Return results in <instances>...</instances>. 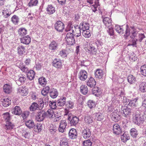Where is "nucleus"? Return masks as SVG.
<instances>
[{
    "mask_svg": "<svg viewBox=\"0 0 146 146\" xmlns=\"http://www.w3.org/2000/svg\"><path fill=\"white\" fill-rule=\"evenodd\" d=\"M129 35L131 39L137 40L139 42H141L145 37L143 34L139 33L134 27H130L129 28L128 25H127L124 37L126 39Z\"/></svg>",
    "mask_w": 146,
    "mask_h": 146,
    "instance_id": "obj_1",
    "label": "nucleus"
},
{
    "mask_svg": "<svg viewBox=\"0 0 146 146\" xmlns=\"http://www.w3.org/2000/svg\"><path fill=\"white\" fill-rule=\"evenodd\" d=\"M133 121L134 123L138 125L142 124L144 121L143 115L136 112L133 115Z\"/></svg>",
    "mask_w": 146,
    "mask_h": 146,
    "instance_id": "obj_2",
    "label": "nucleus"
},
{
    "mask_svg": "<svg viewBox=\"0 0 146 146\" xmlns=\"http://www.w3.org/2000/svg\"><path fill=\"white\" fill-rule=\"evenodd\" d=\"M47 112L44 110H39L36 113L35 115L36 119L38 121H43L44 119L46 118Z\"/></svg>",
    "mask_w": 146,
    "mask_h": 146,
    "instance_id": "obj_3",
    "label": "nucleus"
},
{
    "mask_svg": "<svg viewBox=\"0 0 146 146\" xmlns=\"http://www.w3.org/2000/svg\"><path fill=\"white\" fill-rule=\"evenodd\" d=\"M65 38L68 45H72L75 43V41L74 35L72 33H67Z\"/></svg>",
    "mask_w": 146,
    "mask_h": 146,
    "instance_id": "obj_4",
    "label": "nucleus"
},
{
    "mask_svg": "<svg viewBox=\"0 0 146 146\" xmlns=\"http://www.w3.org/2000/svg\"><path fill=\"white\" fill-rule=\"evenodd\" d=\"M68 119L69 121L68 123L71 126H76L78 123L79 119L76 116H73L68 115Z\"/></svg>",
    "mask_w": 146,
    "mask_h": 146,
    "instance_id": "obj_5",
    "label": "nucleus"
},
{
    "mask_svg": "<svg viewBox=\"0 0 146 146\" xmlns=\"http://www.w3.org/2000/svg\"><path fill=\"white\" fill-rule=\"evenodd\" d=\"M54 26L55 29L59 32H62L64 29V24L60 21H56Z\"/></svg>",
    "mask_w": 146,
    "mask_h": 146,
    "instance_id": "obj_6",
    "label": "nucleus"
},
{
    "mask_svg": "<svg viewBox=\"0 0 146 146\" xmlns=\"http://www.w3.org/2000/svg\"><path fill=\"white\" fill-rule=\"evenodd\" d=\"M121 113L117 110H115L111 114V119L114 121L117 122L120 119Z\"/></svg>",
    "mask_w": 146,
    "mask_h": 146,
    "instance_id": "obj_7",
    "label": "nucleus"
},
{
    "mask_svg": "<svg viewBox=\"0 0 146 146\" xmlns=\"http://www.w3.org/2000/svg\"><path fill=\"white\" fill-rule=\"evenodd\" d=\"M91 129L86 127L84 129L82 132V135L85 139L89 138L91 135Z\"/></svg>",
    "mask_w": 146,
    "mask_h": 146,
    "instance_id": "obj_8",
    "label": "nucleus"
},
{
    "mask_svg": "<svg viewBox=\"0 0 146 146\" xmlns=\"http://www.w3.org/2000/svg\"><path fill=\"white\" fill-rule=\"evenodd\" d=\"M123 102L126 103L127 102V104L130 106L132 107L136 106V105L135 103L137 101V99L136 98L132 99H129L127 98L126 97H123Z\"/></svg>",
    "mask_w": 146,
    "mask_h": 146,
    "instance_id": "obj_9",
    "label": "nucleus"
},
{
    "mask_svg": "<svg viewBox=\"0 0 146 146\" xmlns=\"http://www.w3.org/2000/svg\"><path fill=\"white\" fill-rule=\"evenodd\" d=\"M121 109L124 114V116L126 117H128L131 115L132 111L131 108L126 106H122Z\"/></svg>",
    "mask_w": 146,
    "mask_h": 146,
    "instance_id": "obj_10",
    "label": "nucleus"
},
{
    "mask_svg": "<svg viewBox=\"0 0 146 146\" xmlns=\"http://www.w3.org/2000/svg\"><path fill=\"white\" fill-rule=\"evenodd\" d=\"M58 43L54 40H53L49 45V49L52 52H55L58 48Z\"/></svg>",
    "mask_w": 146,
    "mask_h": 146,
    "instance_id": "obj_11",
    "label": "nucleus"
},
{
    "mask_svg": "<svg viewBox=\"0 0 146 146\" xmlns=\"http://www.w3.org/2000/svg\"><path fill=\"white\" fill-rule=\"evenodd\" d=\"M113 133L117 135H119L121 134L123 131L119 125L117 124H115L113 125Z\"/></svg>",
    "mask_w": 146,
    "mask_h": 146,
    "instance_id": "obj_12",
    "label": "nucleus"
},
{
    "mask_svg": "<svg viewBox=\"0 0 146 146\" xmlns=\"http://www.w3.org/2000/svg\"><path fill=\"white\" fill-rule=\"evenodd\" d=\"M52 66L57 68L61 69L62 67L61 60L55 58L52 62Z\"/></svg>",
    "mask_w": 146,
    "mask_h": 146,
    "instance_id": "obj_13",
    "label": "nucleus"
},
{
    "mask_svg": "<svg viewBox=\"0 0 146 146\" xmlns=\"http://www.w3.org/2000/svg\"><path fill=\"white\" fill-rule=\"evenodd\" d=\"M18 92L23 96H27L29 92L28 89L25 86L19 87L18 89Z\"/></svg>",
    "mask_w": 146,
    "mask_h": 146,
    "instance_id": "obj_14",
    "label": "nucleus"
},
{
    "mask_svg": "<svg viewBox=\"0 0 146 146\" xmlns=\"http://www.w3.org/2000/svg\"><path fill=\"white\" fill-rule=\"evenodd\" d=\"M79 78L82 81L85 80L87 78V73L84 70H81L78 74Z\"/></svg>",
    "mask_w": 146,
    "mask_h": 146,
    "instance_id": "obj_15",
    "label": "nucleus"
},
{
    "mask_svg": "<svg viewBox=\"0 0 146 146\" xmlns=\"http://www.w3.org/2000/svg\"><path fill=\"white\" fill-rule=\"evenodd\" d=\"M12 114L16 115H20L22 114V111L20 108L18 106H16L11 110Z\"/></svg>",
    "mask_w": 146,
    "mask_h": 146,
    "instance_id": "obj_16",
    "label": "nucleus"
},
{
    "mask_svg": "<svg viewBox=\"0 0 146 146\" xmlns=\"http://www.w3.org/2000/svg\"><path fill=\"white\" fill-rule=\"evenodd\" d=\"M69 138L72 139H76L77 137V134L76 129L73 128L71 129L68 133Z\"/></svg>",
    "mask_w": 146,
    "mask_h": 146,
    "instance_id": "obj_17",
    "label": "nucleus"
},
{
    "mask_svg": "<svg viewBox=\"0 0 146 146\" xmlns=\"http://www.w3.org/2000/svg\"><path fill=\"white\" fill-rule=\"evenodd\" d=\"M96 82L95 79L92 77L88 78V80L87 83L88 86L90 88L94 87L96 85Z\"/></svg>",
    "mask_w": 146,
    "mask_h": 146,
    "instance_id": "obj_18",
    "label": "nucleus"
},
{
    "mask_svg": "<svg viewBox=\"0 0 146 146\" xmlns=\"http://www.w3.org/2000/svg\"><path fill=\"white\" fill-rule=\"evenodd\" d=\"M21 42L25 44H28L31 41V38L29 35L21 38L20 39Z\"/></svg>",
    "mask_w": 146,
    "mask_h": 146,
    "instance_id": "obj_19",
    "label": "nucleus"
},
{
    "mask_svg": "<svg viewBox=\"0 0 146 146\" xmlns=\"http://www.w3.org/2000/svg\"><path fill=\"white\" fill-rule=\"evenodd\" d=\"M86 50H88L90 53L96 54L97 52V49L92 44H89L88 48L85 49Z\"/></svg>",
    "mask_w": 146,
    "mask_h": 146,
    "instance_id": "obj_20",
    "label": "nucleus"
},
{
    "mask_svg": "<svg viewBox=\"0 0 146 146\" xmlns=\"http://www.w3.org/2000/svg\"><path fill=\"white\" fill-rule=\"evenodd\" d=\"M3 89V91L5 93L9 94L12 91V87L11 85L6 84L4 85Z\"/></svg>",
    "mask_w": 146,
    "mask_h": 146,
    "instance_id": "obj_21",
    "label": "nucleus"
},
{
    "mask_svg": "<svg viewBox=\"0 0 146 146\" xmlns=\"http://www.w3.org/2000/svg\"><path fill=\"white\" fill-rule=\"evenodd\" d=\"M2 13L3 17L5 18L9 17L12 13L10 10L7 8H4L2 11Z\"/></svg>",
    "mask_w": 146,
    "mask_h": 146,
    "instance_id": "obj_22",
    "label": "nucleus"
},
{
    "mask_svg": "<svg viewBox=\"0 0 146 146\" xmlns=\"http://www.w3.org/2000/svg\"><path fill=\"white\" fill-rule=\"evenodd\" d=\"M66 98L63 97L56 101V104L58 106L62 107L64 106L66 103Z\"/></svg>",
    "mask_w": 146,
    "mask_h": 146,
    "instance_id": "obj_23",
    "label": "nucleus"
},
{
    "mask_svg": "<svg viewBox=\"0 0 146 146\" xmlns=\"http://www.w3.org/2000/svg\"><path fill=\"white\" fill-rule=\"evenodd\" d=\"M104 23L106 27H108L112 25L111 20V19L108 17H105L103 19Z\"/></svg>",
    "mask_w": 146,
    "mask_h": 146,
    "instance_id": "obj_24",
    "label": "nucleus"
},
{
    "mask_svg": "<svg viewBox=\"0 0 146 146\" xmlns=\"http://www.w3.org/2000/svg\"><path fill=\"white\" fill-rule=\"evenodd\" d=\"M95 77L101 79L103 76V73L102 70L99 69H97L95 73Z\"/></svg>",
    "mask_w": 146,
    "mask_h": 146,
    "instance_id": "obj_25",
    "label": "nucleus"
},
{
    "mask_svg": "<svg viewBox=\"0 0 146 146\" xmlns=\"http://www.w3.org/2000/svg\"><path fill=\"white\" fill-rule=\"evenodd\" d=\"M143 98H144L143 101L142 105L139 108V110L141 111H145L146 110V93L144 94Z\"/></svg>",
    "mask_w": 146,
    "mask_h": 146,
    "instance_id": "obj_26",
    "label": "nucleus"
},
{
    "mask_svg": "<svg viewBox=\"0 0 146 146\" xmlns=\"http://www.w3.org/2000/svg\"><path fill=\"white\" fill-rule=\"evenodd\" d=\"M128 82L130 84H135L136 82V78L132 75H129L127 78Z\"/></svg>",
    "mask_w": 146,
    "mask_h": 146,
    "instance_id": "obj_27",
    "label": "nucleus"
},
{
    "mask_svg": "<svg viewBox=\"0 0 146 146\" xmlns=\"http://www.w3.org/2000/svg\"><path fill=\"white\" fill-rule=\"evenodd\" d=\"M121 138L122 141L124 143L126 142L127 140L130 139L129 135L125 132L122 135H121Z\"/></svg>",
    "mask_w": 146,
    "mask_h": 146,
    "instance_id": "obj_28",
    "label": "nucleus"
},
{
    "mask_svg": "<svg viewBox=\"0 0 146 146\" xmlns=\"http://www.w3.org/2000/svg\"><path fill=\"white\" fill-rule=\"evenodd\" d=\"M25 124L26 125L29 129H31L33 128L34 126V122L32 120H25Z\"/></svg>",
    "mask_w": 146,
    "mask_h": 146,
    "instance_id": "obj_29",
    "label": "nucleus"
},
{
    "mask_svg": "<svg viewBox=\"0 0 146 146\" xmlns=\"http://www.w3.org/2000/svg\"><path fill=\"white\" fill-rule=\"evenodd\" d=\"M50 96L53 98H56L58 95V92L56 89L53 88L49 92Z\"/></svg>",
    "mask_w": 146,
    "mask_h": 146,
    "instance_id": "obj_30",
    "label": "nucleus"
},
{
    "mask_svg": "<svg viewBox=\"0 0 146 146\" xmlns=\"http://www.w3.org/2000/svg\"><path fill=\"white\" fill-rule=\"evenodd\" d=\"M81 28L82 30H88L90 28L89 24L86 22L83 21L80 24Z\"/></svg>",
    "mask_w": 146,
    "mask_h": 146,
    "instance_id": "obj_31",
    "label": "nucleus"
},
{
    "mask_svg": "<svg viewBox=\"0 0 146 146\" xmlns=\"http://www.w3.org/2000/svg\"><path fill=\"white\" fill-rule=\"evenodd\" d=\"M46 11L48 13L51 15L55 12V8L53 7L52 5H48L46 9Z\"/></svg>",
    "mask_w": 146,
    "mask_h": 146,
    "instance_id": "obj_32",
    "label": "nucleus"
},
{
    "mask_svg": "<svg viewBox=\"0 0 146 146\" xmlns=\"http://www.w3.org/2000/svg\"><path fill=\"white\" fill-rule=\"evenodd\" d=\"M92 93L95 96L97 97H99L100 96L101 93L98 87H95L93 88L92 90Z\"/></svg>",
    "mask_w": 146,
    "mask_h": 146,
    "instance_id": "obj_33",
    "label": "nucleus"
},
{
    "mask_svg": "<svg viewBox=\"0 0 146 146\" xmlns=\"http://www.w3.org/2000/svg\"><path fill=\"white\" fill-rule=\"evenodd\" d=\"M66 125L67 124L65 121H61L60 123L58 128L59 131L61 132H63Z\"/></svg>",
    "mask_w": 146,
    "mask_h": 146,
    "instance_id": "obj_34",
    "label": "nucleus"
},
{
    "mask_svg": "<svg viewBox=\"0 0 146 146\" xmlns=\"http://www.w3.org/2000/svg\"><path fill=\"white\" fill-rule=\"evenodd\" d=\"M80 91L83 95H86L88 92L87 87L85 85H82L80 87Z\"/></svg>",
    "mask_w": 146,
    "mask_h": 146,
    "instance_id": "obj_35",
    "label": "nucleus"
},
{
    "mask_svg": "<svg viewBox=\"0 0 146 146\" xmlns=\"http://www.w3.org/2000/svg\"><path fill=\"white\" fill-rule=\"evenodd\" d=\"M38 106V104L36 103L35 102L33 103L29 107L30 111H35L36 110H39Z\"/></svg>",
    "mask_w": 146,
    "mask_h": 146,
    "instance_id": "obj_36",
    "label": "nucleus"
},
{
    "mask_svg": "<svg viewBox=\"0 0 146 146\" xmlns=\"http://www.w3.org/2000/svg\"><path fill=\"white\" fill-rule=\"evenodd\" d=\"M2 104L4 107H7L10 104L11 101L8 98H5L1 100Z\"/></svg>",
    "mask_w": 146,
    "mask_h": 146,
    "instance_id": "obj_37",
    "label": "nucleus"
},
{
    "mask_svg": "<svg viewBox=\"0 0 146 146\" xmlns=\"http://www.w3.org/2000/svg\"><path fill=\"white\" fill-rule=\"evenodd\" d=\"M18 33L20 36H22L27 34V31L24 28H21L19 29Z\"/></svg>",
    "mask_w": 146,
    "mask_h": 146,
    "instance_id": "obj_38",
    "label": "nucleus"
},
{
    "mask_svg": "<svg viewBox=\"0 0 146 146\" xmlns=\"http://www.w3.org/2000/svg\"><path fill=\"white\" fill-rule=\"evenodd\" d=\"M17 51L20 55L24 54L25 52V47L22 46H19L17 48Z\"/></svg>",
    "mask_w": 146,
    "mask_h": 146,
    "instance_id": "obj_39",
    "label": "nucleus"
},
{
    "mask_svg": "<svg viewBox=\"0 0 146 146\" xmlns=\"http://www.w3.org/2000/svg\"><path fill=\"white\" fill-rule=\"evenodd\" d=\"M35 74V73L34 71L30 70L27 72V78L30 80H32L34 79Z\"/></svg>",
    "mask_w": 146,
    "mask_h": 146,
    "instance_id": "obj_40",
    "label": "nucleus"
},
{
    "mask_svg": "<svg viewBox=\"0 0 146 146\" xmlns=\"http://www.w3.org/2000/svg\"><path fill=\"white\" fill-rule=\"evenodd\" d=\"M6 124L5 126V128L7 130H11L13 129L14 127V125L10 121L6 122Z\"/></svg>",
    "mask_w": 146,
    "mask_h": 146,
    "instance_id": "obj_41",
    "label": "nucleus"
},
{
    "mask_svg": "<svg viewBox=\"0 0 146 146\" xmlns=\"http://www.w3.org/2000/svg\"><path fill=\"white\" fill-rule=\"evenodd\" d=\"M131 135L133 138H136L138 135L137 130L135 128L131 129L130 131Z\"/></svg>",
    "mask_w": 146,
    "mask_h": 146,
    "instance_id": "obj_42",
    "label": "nucleus"
},
{
    "mask_svg": "<svg viewBox=\"0 0 146 146\" xmlns=\"http://www.w3.org/2000/svg\"><path fill=\"white\" fill-rule=\"evenodd\" d=\"M68 140L65 137L62 138L61 139L60 142V146H68Z\"/></svg>",
    "mask_w": 146,
    "mask_h": 146,
    "instance_id": "obj_43",
    "label": "nucleus"
},
{
    "mask_svg": "<svg viewBox=\"0 0 146 146\" xmlns=\"http://www.w3.org/2000/svg\"><path fill=\"white\" fill-rule=\"evenodd\" d=\"M11 20L15 25H17L19 22V18L17 15H14L11 18Z\"/></svg>",
    "mask_w": 146,
    "mask_h": 146,
    "instance_id": "obj_44",
    "label": "nucleus"
},
{
    "mask_svg": "<svg viewBox=\"0 0 146 146\" xmlns=\"http://www.w3.org/2000/svg\"><path fill=\"white\" fill-rule=\"evenodd\" d=\"M50 90V88L48 86H47L44 88L42 90V94L43 96H46L49 92V90Z\"/></svg>",
    "mask_w": 146,
    "mask_h": 146,
    "instance_id": "obj_45",
    "label": "nucleus"
},
{
    "mask_svg": "<svg viewBox=\"0 0 146 146\" xmlns=\"http://www.w3.org/2000/svg\"><path fill=\"white\" fill-rule=\"evenodd\" d=\"M82 32L83 36L86 38H89L91 36V34L90 32V30H83Z\"/></svg>",
    "mask_w": 146,
    "mask_h": 146,
    "instance_id": "obj_46",
    "label": "nucleus"
},
{
    "mask_svg": "<svg viewBox=\"0 0 146 146\" xmlns=\"http://www.w3.org/2000/svg\"><path fill=\"white\" fill-rule=\"evenodd\" d=\"M95 119L98 121H101L104 118V116L100 112L96 113L95 114Z\"/></svg>",
    "mask_w": 146,
    "mask_h": 146,
    "instance_id": "obj_47",
    "label": "nucleus"
},
{
    "mask_svg": "<svg viewBox=\"0 0 146 146\" xmlns=\"http://www.w3.org/2000/svg\"><path fill=\"white\" fill-rule=\"evenodd\" d=\"M38 82L39 84L43 86H44L47 84L46 79L43 77H40L39 78Z\"/></svg>",
    "mask_w": 146,
    "mask_h": 146,
    "instance_id": "obj_48",
    "label": "nucleus"
},
{
    "mask_svg": "<svg viewBox=\"0 0 146 146\" xmlns=\"http://www.w3.org/2000/svg\"><path fill=\"white\" fill-rule=\"evenodd\" d=\"M73 25L72 26V23L71 22H69L68 23V25L65 29V31L66 32L72 30V33H73L74 31V30L73 29Z\"/></svg>",
    "mask_w": 146,
    "mask_h": 146,
    "instance_id": "obj_49",
    "label": "nucleus"
},
{
    "mask_svg": "<svg viewBox=\"0 0 146 146\" xmlns=\"http://www.w3.org/2000/svg\"><path fill=\"white\" fill-rule=\"evenodd\" d=\"M139 90L143 92H146V84L145 82H143L140 84Z\"/></svg>",
    "mask_w": 146,
    "mask_h": 146,
    "instance_id": "obj_50",
    "label": "nucleus"
},
{
    "mask_svg": "<svg viewBox=\"0 0 146 146\" xmlns=\"http://www.w3.org/2000/svg\"><path fill=\"white\" fill-rule=\"evenodd\" d=\"M88 106L90 109L94 108L96 106V104L95 102L92 100H89L88 102Z\"/></svg>",
    "mask_w": 146,
    "mask_h": 146,
    "instance_id": "obj_51",
    "label": "nucleus"
},
{
    "mask_svg": "<svg viewBox=\"0 0 146 146\" xmlns=\"http://www.w3.org/2000/svg\"><path fill=\"white\" fill-rule=\"evenodd\" d=\"M3 118L5 120L6 122L10 121L11 119V117L10 114L9 112H6L4 113L3 114Z\"/></svg>",
    "mask_w": 146,
    "mask_h": 146,
    "instance_id": "obj_52",
    "label": "nucleus"
},
{
    "mask_svg": "<svg viewBox=\"0 0 146 146\" xmlns=\"http://www.w3.org/2000/svg\"><path fill=\"white\" fill-rule=\"evenodd\" d=\"M28 3V5L30 7H32L35 6L37 5L38 3L37 0H30Z\"/></svg>",
    "mask_w": 146,
    "mask_h": 146,
    "instance_id": "obj_53",
    "label": "nucleus"
},
{
    "mask_svg": "<svg viewBox=\"0 0 146 146\" xmlns=\"http://www.w3.org/2000/svg\"><path fill=\"white\" fill-rule=\"evenodd\" d=\"M74 103L70 101L67 102L66 104V108L69 109H72L74 107Z\"/></svg>",
    "mask_w": 146,
    "mask_h": 146,
    "instance_id": "obj_54",
    "label": "nucleus"
},
{
    "mask_svg": "<svg viewBox=\"0 0 146 146\" xmlns=\"http://www.w3.org/2000/svg\"><path fill=\"white\" fill-rule=\"evenodd\" d=\"M56 104V101H50L49 102V106L50 108L52 109H55L56 108L57 106Z\"/></svg>",
    "mask_w": 146,
    "mask_h": 146,
    "instance_id": "obj_55",
    "label": "nucleus"
},
{
    "mask_svg": "<svg viewBox=\"0 0 146 146\" xmlns=\"http://www.w3.org/2000/svg\"><path fill=\"white\" fill-rule=\"evenodd\" d=\"M140 70L141 74L143 76H146V65L141 66L140 68Z\"/></svg>",
    "mask_w": 146,
    "mask_h": 146,
    "instance_id": "obj_56",
    "label": "nucleus"
},
{
    "mask_svg": "<svg viewBox=\"0 0 146 146\" xmlns=\"http://www.w3.org/2000/svg\"><path fill=\"white\" fill-rule=\"evenodd\" d=\"M84 120L86 123L89 124L92 123L93 122V118L90 116H86Z\"/></svg>",
    "mask_w": 146,
    "mask_h": 146,
    "instance_id": "obj_57",
    "label": "nucleus"
},
{
    "mask_svg": "<svg viewBox=\"0 0 146 146\" xmlns=\"http://www.w3.org/2000/svg\"><path fill=\"white\" fill-rule=\"evenodd\" d=\"M37 104L39 110H41L44 107L45 105L44 102L42 100H41L40 101H39Z\"/></svg>",
    "mask_w": 146,
    "mask_h": 146,
    "instance_id": "obj_58",
    "label": "nucleus"
},
{
    "mask_svg": "<svg viewBox=\"0 0 146 146\" xmlns=\"http://www.w3.org/2000/svg\"><path fill=\"white\" fill-rule=\"evenodd\" d=\"M46 112H47L46 118H50L52 117L53 114V112L52 110L49 109Z\"/></svg>",
    "mask_w": 146,
    "mask_h": 146,
    "instance_id": "obj_59",
    "label": "nucleus"
},
{
    "mask_svg": "<svg viewBox=\"0 0 146 146\" xmlns=\"http://www.w3.org/2000/svg\"><path fill=\"white\" fill-rule=\"evenodd\" d=\"M84 146H92V143L89 139L84 141L83 142Z\"/></svg>",
    "mask_w": 146,
    "mask_h": 146,
    "instance_id": "obj_60",
    "label": "nucleus"
},
{
    "mask_svg": "<svg viewBox=\"0 0 146 146\" xmlns=\"http://www.w3.org/2000/svg\"><path fill=\"white\" fill-rule=\"evenodd\" d=\"M137 41H139V40L135 39H132L131 41H130V43L128 44L129 46H133L136 47L137 46L136 42Z\"/></svg>",
    "mask_w": 146,
    "mask_h": 146,
    "instance_id": "obj_61",
    "label": "nucleus"
},
{
    "mask_svg": "<svg viewBox=\"0 0 146 146\" xmlns=\"http://www.w3.org/2000/svg\"><path fill=\"white\" fill-rule=\"evenodd\" d=\"M81 66L87 67L89 64V62L88 60H83L81 62Z\"/></svg>",
    "mask_w": 146,
    "mask_h": 146,
    "instance_id": "obj_62",
    "label": "nucleus"
},
{
    "mask_svg": "<svg viewBox=\"0 0 146 146\" xmlns=\"http://www.w3.org/2000/svg\"><path fill=\"white\" fill-rule=\"evenodd\" d=\"M81 28L78 29L77 28L76 30H75L76 34L75 35V36L78 37L81 35Z\"/></svg>",
    "mask_w": 146,
    "mask_h": 146,
    "instance_id": "obj_63",
    "label": "nucleus"
},
{
    "mask_svg": "<svg viewBox=\"0 0 146 146\" xmlns=\"http://www.w3.org/2000/svg\"><path fill=\"white\" fill-rule=\"evenodd\" d=\"M50 132L51 134H54L56 131V127L53 126V125L50 127L49 128Z\"/></svg>",
    "mask_w": 146,
    "mask_h": 146,
    "instance_id": "obj_64",
    "label": "nucleus"
}]
</instances>
